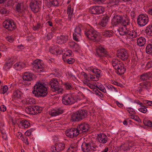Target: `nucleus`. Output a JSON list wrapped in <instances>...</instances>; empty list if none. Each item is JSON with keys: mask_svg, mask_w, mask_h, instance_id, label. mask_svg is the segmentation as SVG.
<instances>
[{"mask_svg": "<svg viewBox=\"0 0 152 152\" xmlns=\"http://www.w3.org/2000/svg\"><path fill=\"white\" fill-rule=\"evenodd\" d=\"M65 148V144L62 143H56L51 148L52 152H59L63 150Z\"/></svg>", "mask_w": 152, "mask_h": 152, "instance_id": "obj_12", "label": "nucleus"}, {"mask_svg": "<svg viewBox=\"0 0 152 152\" xmlns=\"http://www.w3.org/2000/svg\"><path fill=\"white\" fill-rule=\"evenodd\" d=\"M97 88H98L100 90L102 91L104 93H106V91L104 87L102 85H98L96 86Z\"/></svg>", "mask_w": 152, "mask_h": 152, "instance_id": "obj_47", "label": "nucleus"}, {"mask_svg": "<svg viewBox=\"0 0 152 152\" xmlns=\"http://www.w3.org/2000/svg\"><path fill=\"white\" fill-rule=\"evenodd\" d=\"M118 31L121 35L124 36L125 35L126 31L124 30V28H119L118 29Z\"/></svg>", "mask_w": 152, "mask_h": 152, "instance_id": "obj_43", "label": "nucleus"}, {"mask_svg": "<svg viewBox=\"0 0 152 152\" xmlns=\"http://www.w3.org/2000/svg\"><path fill=\"white\" fill-rule=\"evenodd\" d=\"M0 110L1 111L4 112L6 110V107L5 106L2 105L0 107Z\"/></svg>", "mask_w": 152, "mask_h": 152, "instance_id": "obj_61", "label": "nucleus"}, {"mask_svg": "<svg viewBox=\"0 0 152 152\" xmlns=\"http://www.w3.org/2000/svg\"><path fill=\"white\" fill-rule=\"evenodd\" d=\"M121 63L118 59L116 58L113 59L112 61L113 66L115 69H116V68L119 66V65L121 64Z\"/></svg>", "mask_w": 152, "mask_h": 152, "instance_id": "obj_32", "label": "nucleus"}, {"mask_svg": "<svg viewBox=\"0 0 152 152\" xmlns=\"http://www.w3.org/2000/svg\"><path fill=\"white\" fill-rule=\"evenodd\" d=\"M131 34H132V31H126L125 35L127 36H129L130 38H131L132 35Z\"/></svg>", "mask_w": 152, "mask_h": 152, "instance_id": "obj_60", "label": "nucleus"}, {"mask_svg": "<svg viewBox=\"0 0 152 152\" xmlns=\"http://www.w3.org/2000/svg\"><path fill=\"white\" fill-rule=\"evenodd\" d=\"M34 96L37 98L44 97L48 94L47 88L40 82H37L34 86L32 91Z\"/></svg>", "mask_w": 152, "mask_h": 152, "instance_id": "obj_1", "label": "nucleus"}, {"mask_svg": "<svg viewBox=\"0 0 152 152\" xmlns=\"http://www.w3.org/2000/svg\"><path fill=\"white\" fill-rule=\"evenodd\" d=\"M3 26L5 28L10 31L13 30L16 27V25L14 22L9 20L4 22Z\"/></svg>", "mask_w": 152, "mask_h": 152, "instance_id": "obj_14", "label": "nucleus"}, {"mask_svg": "<svg viewBox=\"0 0 152 152\" xmlns=\"http://www.w3.org/2000/svg\"><path fill=\"white\" fill-rule=\"evenodd\" d=\"M26 111L30 114L35 115L41 113L42 108L37 105L30 106L26 108Z\"/></svg>", "mask_w": 152, "mask_h": 152, "instance_id": "obj_5", "label": "nucleus"}, {"mask_svg": "<svg viewBox=\"0 0 152 152\" xmlns=\"http://www.w3.org/2000/svg\"><path fill=\"white\" fill-rule=\"evenodd\" d=\"M98 140L100 143L105 144L107 140V137L105 134L104 133H100L98 134L97 136Z\"/></svg>", "mask_w": 152, "mask_h": 152, "instance_id": "obj_18", "label": "nucleus"}, {"mask_svg": "<svg viewBox=\"0 0 152 152\" xmlns=\"http://www.w3.org/2000/svg\"><path fill=\"white\" fill-rule=\"evenodd\" d=\"M91 143H86L83 142L81 145L82 150L84 152H88L90 151L91 148Z\"/></svg>", "mask_w": 152, "mask_h": 152, "instance_id": "obj_23", "label": "nucleus"}, {"mask_svg": "<svg viewBox=\"0 0 152 152\" xmlns=\"http://www.w3.org/2000/svg\"><path fill=\"white\" fill-rule=\"evenodd\" d=\"M127 110L131 115V116H134L135 112L134 110L131 107H128L126 108Z\"/></svg>", "mask_w": 152, "mask_h": 152, "instance_id": "obj_42", "label": "nucleus"}, {"mask_svg": "<svg viewBox=\"0 0 152 152\" xmlns=\"http://www.w3.org/2000/svg\"><path fill=\"white\" fill-rule=\"evenodd\" d=\"M81 25H78L76 27L75 29V33L80 36V33L81 31Z\"/></svg>", "mask_w": 152, "mask_h": 152, "instance_id": "obj_40", "label": "nucleus"}, {"mask_svg": "<svg viewBox=\"0 0 152 152\" xmlns=\"http://www.w3.org/2000/svg\"><path fill=\"white\" fill-rule=\"evenodd\" d=\"M143 123L145 125L152 127V122L150 121L145 120Z\"/></svg>", "mask_w": 152, "mask_h": 152, "instance_id": "obj_41", "label": "nucleus"}, {"mask_svg": "<svg viewBox=\"0 0 152 152\" xmlns=\"http://www.w3.org/2000/svg\"><path fill=\"white\" fill-rule=\"evenodd\" d=\"M150 74V72L144 73L140 75V78L142 81L146 80L149 79Z\"/></svg>", "mask_w": 152, "mask_h": 152, "instance_id": "obj_33", "label": "nucleus"}, {"mask_svg": "<svg viewBox=\"0 0 152 152\" xmlns=\"http://www.w3.org/2000/svg\"><path fill=\"white\" fill-rule=\"evenodd\" d=\"M39 5V3L37 0H32L29 6L33 12L37 13L40 10V7Z\"/></svg>", "mask_w": 152, "mask_h": 152, "instance_id": "obj_11", "label": "nucleus"}, {"mask_svg": "<svg viewBox=\"0 0 152 152\" xmlns=\"http://www.w3.org/2000/svg\"><path fill=\"white\" fill-rule=\"evenodd\" d=\"M65 133L66 136L70 138L76 137L79 134L77 129L75 128L69 129L66 131Z\"/></svg>", "mask_w": 152, "mask_h": 152, "instance_id": "obj_15", "label": "nucleus"}, {"mask_svg": "<svg viewBox=\"0 0 152 152\" xmlns=\"http://www.w3.org/2000/svg\"><path fill=\"white\" fill-rule=\"evenodd\" d=\"M146 33L148 35L152 36V25L150 24L147 27L145 30Z\"/></svg>", "mask_w": 152, "mask_h": 152, "instance_id": "obj_35", "label": "nucleus"}, {"mask_svg": "<svg viewBox=\"0 0 152 152\" xmlns=\"http://www.w3.org/2000/svg\"><path fill=\"white\" fill-rule=\"evenodd\" d=\"M13 98L18 99L20 97V92L18 90L14 91L13 93Z\"/></svg>", "mask_w": 152, "mask_h": 152, "instance_id": "obj_39", "label": "nucleus"}, {"mask_svg": "<svg viewBox=\"0 0 152 152\" xmlns=\"http://www.w3.org/2000/svg\"><path fill=\"white\" fill-rule=\"evenodd\" d=\"M66 88L68 90L71 89L72 87V86L71 85H70L68 83H66L64 84Z\"/></svg>", "mask_w": 152, "mask_h": 152, "instance_id": "obj_49", "label": "nucleus"}, {"mask_svg": "<svg viewBox=\"0 0 152 152\" xmlns=\"http://www.w3.org/2000/svg\"><path fill=\"white\" fill-rule=\"evenodd\" d=\"M49 51L52 54H60L61 52L59 47L57 46H54L52 48H50Z\"/></svg>", "mask_w": 152, "mask_h": 152, "instance_id": "obj_26", "label": "nucleus"}, {"mask_svg": "<svg viewBox=\"0 0 152 152\" xmlns=\"http://www.w3.org/2000/svg\"><path fill=\"white\" fill-rule=\"evenodd\" d=\"M52 31L48 33L46 35L45 37V39L46 41H48L52 39L53 37L54 33V29H53V30H52Z\"/></svg>", "mask_w": 152, "mask_h": 152, "instance_id": "obj_36", "label": "nucleus"}, {"mask_svg": "<svg viewBox=\"0 0 152 152\" xmlns=\"http://www.w3.org/2000/svg\"><path fill=\"white\" fill-rule=\"evenodd\" d=\"M49 85L52 91L58 94L62 93L64 90L59 85V83L56 78L52 79L49 82Z\"/></svg>", "mask_w": 152, "mask_h": 152, "instance_id": "obj_4", "label": "nucleus"}, {"mask_svg": "<svg viewBox=\"0 0 152 152\" xmlns=\"http://www.w3.org/2000/svg\"><path fill=\"white\" fill-rule=\"evenodd\" d=\"M149 18L146 14H141L137 18V23L141 27L145 26L148 23Z\"/></svg>", "mask_w": 152, "mask_h": 152, "instance_id": "obj_8", "label": "nucleus"}, {"mask_svg": "<svg viewBox=\"0 0 152 152\" xmlns=\"http://www.w3.org/2000/svg\"><path fill=\"white\" fill-rule=\"evenodd\" d=\"M72 52L70 50H68L64 53V56H68L72 55Z\"/></svg>", "mask_w": 152, "mask_h": 152, "instance_id": "obj_53", "label": "nucleus"}, {"mask_svg": "<svg viewBox=\"0 0 152 152\" xmlns=\"http://www.w3.org/2000/svg\"><path fill=\"white\" fill-rule=\"evenodd\" d=\"M89 128L88 124L84 123L79 124L76 129L79 134L87 132L89 129Z\"/></svg>", "mask_w": 152, "mask_h": 152, "instance_id": "obj_13", "label": "nucleus"}, {"mask_svg": "<svg viewBox=\"0 0 152 152\" xmlns=\"http://www.w3.org/2000/svg\"><path fill=\"white\" fill-rule=\"evenodd\" d=\"M112 83L114 85L117 86H120L121 87H123V85L121 83H119L115 81H113Z\"/></svg>", "mask_w": 152, "mask_h": 152, "instance_id": "obj_57", "label": "nucleus"}, {"mask_svg": "<svg viewBox=\"0 0 152 152\" xmlns=\"http://www.w3.org/2000/svg\"><path fill=\"white\" fill-rule=\"evenodd\" d=\"M73 10H70L69 11H67V13L68 14L69 19V20H71L72 17V14Z\"/></svg>", "mask_w": 152, "mask_h": 152, "instance_id": "obj_51", "label": "nucleus"}, {"mask_svg": "<svg viewBox=\"0 0 152 152\" xmlns=\"http://www.w3.org/2000/svg\"><path fill=\"white\" fill-rule=\"evenodd\" d=\"M3 94H4L6 93L8 90V86H4L3 88Z\"/></svg>", "mask_w": 152, "mask_h": 152, "instance_id": "obj_64", "label": "nucleus"}, {"mask_svg": "<svg viewBox=\"0 0 152 152\" xmlns=\"http://www.w3.org/2000/svg\"><path fill=\"white\" fill-rule=\"evenodd\" d=\"M1 12L3 14H7L8 13V10L5 8H2L0 10ZM9 12V11L8 12Z\"/></svg>", "mask_w": 152, "mask_h": 152, "instance_id": "obj_54", "label": "nucleus"}, {"mask_svg": "<svg viewBox=\"0 0 152 152\" xmlns=\"http://www.w3.org/2000/svg\"><path fill=\"white\" fill-rule=\"evenodd\" d=\"M146 52L148 54L152 53V45L148 44L146 48Z\"/></svg>", "mask_w": 152, "mask_h": 152, "instance_id": "obj_38", "label": "nucleus"}, {"mask_svg": "<svg viewBox=\"0 0 152 152\" xmlns=\"http://www.w3.org/2000/svg\"><path fill=\"white\" fill-rule=\"evenodd\" d=\"M75 61V59L74 58H69L68 59L67 63L69 64H72Z\"/></svg>", "mask_w": 152, "mask_h": 152, "instance_id": "obj_58", "label": "nucleus"}, {"mask_svg": "<svg viewBox=\"0 0 152 152\" xmlns=\"http://www.w3.org/2000/svg\"><path fill=\"white\" fill-rule=\"evenodd\" d=\"M76 43L74 41L69 42V44L70 47L73 48Z\"/></svg>", "mask_w": 152, "mask_h": 152, "instance_id": "obj_63", "label": "nucleus"}, {"mask_svg": "<svg viewBox=\"0 0 152 152\" xmlns=\"http://www.w3.org/2000/svg\"><path fill=\"white\" fill-rule=\"evenodd\" d=\"M92 72L95 74L96 79H98L99 77L100 76L101 71L99 69H92Z\"/></svg>", "mask_w": 152, "mask_h": 152, "instance_id": "obj_37", "label": "nucleus"}, {"mask_svg": "<svg viewBox=\"0 0 152 152\" xmlns=\"http://www.w3.org/2000/svg\"><path fill=\"white\" fill-rule=\"evenodd\" d=\"M25 134L26 135L25 136H27V137L30 135L31 134V130H27L25 132Z\"/></svg>", "mask_w": 152, "mask_h": 152, "instance_id": "obj_62", "label": "nucleus"}, {"mask_svg": "<svg viewBox=\"0 0 152 152\" xmlns=\"http://www.w3.org/2000/svg\"><path fill=\"white\" fill-rule=\"evenodd\" d=\"M21 4L18 3L17 4L16 7V10L19 13H21Z\"/></svg>", "mask_w": 152, "mask_h": 152, "instance_id": "obj_45", "label": "nucleus"}, {"mask_svg": "<svg viewBox=\"0 0 152 152\" xmlns=\"http://www.w3.org/2000/svg\"><path fill=\"white\" fill-rule=\"evenodd\" d=\"M109 17L107 15L104 16L102 20L99 23V25H100L102 27L105 26L108 22L109 20Z\"/></svg>", "mask_w": 152, "mask_h": 152, "instance_id": "obj_25", "label": "nucleus"}, {"mask_svg": "<svg viewBox=\"0 0 152 152\" xmlns=\"http://www.w3.org/2000/svg\"><path fill=\"white\" fill-rule=\"evenodd\" d=\"M17 137L19 139H20L22 140H23L24 137H22V134L20 132H18L17 134Z\"/></svg>", "mask_w": 152, "mask_h": 152, "instance_id": "obj_55", "label": "nucleus"}, {"mask_svg": "<svg viewBox=\"0 0 152 152\" xmlns=\"http://www.w3.org/2000/svg\"><path fill=\"white\" fill-rule=\"evenodd\" d=\"M95 55L97 57L102 58L108 55V53L106 49L102 46H100L96 49Z\"/></svg>", "mask_w": 152, "mask_h": 152, "instance_id": "obj_7", "label": "nucleus"}, {"mask_svg": "<svg viewBox=\"0 0 152 152\" xmlns=\"http://www.w3.org/2000/svg\"><path fill=\"white\" fill-rule=\"evenodd\" d=\"M117 56L122 60L125 61L128 59L129 54L127 51L124 49H122L118 51Z\"/></svg>", "mask_w": 152, "mask_h": 152, "instance_id": "obj_10", "label": "nucleus"}, {"mask_svg": "<svg viewBox=\"0 0 152 152\" xmlns=\"http://www.w3.org/2000/svg\"><path fill=\"white\" fill-rule=\"evenodd\" d=\"M70 98V94L64 95L62 97L63 103L65 105L72 104Z\"/></svg>", "mask_w": 152, "mask_h": 152, "instance_id": "obj_22", "label": "nucleus"}, {"mask_svg": "<svg viewBox=\"0 0 152 152\" xmlns=\"http://www.w3.org/2000/svg\"><path fill=\"white\" fill-rule=\"evenodd\" d=\"M152 83L150 81H145L140 83V86L142 87V88L146 90L149 89L151 86Z\"/></svg>", "mask_w": 152, "mask_h": 152, "instance_id": "obj_27", "label": "nucleus"}, {"mask_svg": "<svg viewBox=\"0 0 152 152\" xmlns=\"http://www.w3.org/2000/svg\"><path fill=\"white\" fill-rule=\"evenodd\" d=\"M146 39L145 38L143 37H139L137 41V45L140 46L142 47L143 46L146 42Z\"/></svg>", "mask_w": 152, "mask_h": 152, "instance_id": "obj_29", "label": "nucleus"}, {"mask_svg": "<svg viewBox=\"0 0 152 152\" xmlns=\"http://www.w3.org/2000/svg\"><path fill=\"white\" fill-rule=\"evenodd\" d=\"M85 34L88 38L92 40L94 42L98 40V32L93 29L85 31Z\"/></svg>", "mask_w": 152, "mask_h": 152, "instance_id": "obj_6", "label": "nucleus"}, {"mask_svg": "<svg viewBox=\"0 0 152 152\" xmlns=\"http://www.w3.org/2000/svg\"><path fill=\"white\" fill-rule=\"evenodd\" d=\"M104 11V8L101 6H92L89 8L90 13L94 15L101 14Z\"/></svg>", "mask_w": 152, "mask_h": 152, "instance_id": "obj_9", "label": "nucleus"}, {"mask_svg": "<svg viewBox=\"0 0 152 152\" xmlns=\"http://www.w3.org/2000/svg\"><path fill=\"white\" fill-rule=\"evenodd\" d=\"M23 140L24 141V142L26 144L28 145L29 144L28 141V138L27 136H25V137H24V139H23Z\"/></svg>", "mask_w": 152, "mask_h": 152, "instance_id": "obj_59", "label": "nucleus"}, {"mask_svg": "<svg viewBox=\"0 0 152 152\" xmlns=\"http://www.w3.org/2000/svg\"><path fill=\"white\" fill-rule=\"evenodd\" d=\"M68 36L66 35H61L58 37L57 42L59 44H62L66 43L68 40Z\"/></svg>", "mask_w": 152, "mask_h": 152, "instance_id": "obj_20", "label": "nucleus"}, {"mask_svg": "<svg viewBox=\"0 0 152 152\" xmlns=\"http://www.w3.org/2000/svg\"><path fill=\"white\" fill-rule=\"evenodd\" d=\"M141 106L142 107H141L140 108H139L138 109V110L143 113H146L147 110L146 109V107L144 106L143 104H142V106Z\"/></svg>", "mask_w": 152, "mask_h": 152, "instance_id": "obj_44", "label": "nucleus"}, {"mask_svg": "<svg viewBox=\"0 0 152 152\" xmlns=\"http://www.w3.org/2000/svg\"><path fill=\"white\" fill-rule=\"evenodd\" d=\"M116 73L119 75H121L124 74L126 71V68L123 63H121L120 65H119V66L115 69Z\"/></svg>", "mask_w": 152, "mask_h": 152, "instance_id": "obj_19", "label": "nucleus"}, {"mask_svg": "<svg viewBox=\"0 0 152 152\" xmlns=\"http://www.w3.org/2000/svg\"><path fill=\"white\" fill-rule=\"evenodd\" d=\"M18 124L19 127L22 129L28 128L30 126V123L25 119L19 121Z\"/></svg>", "mask_w": 152, "mask_h": 152, "instance_id": "obj_17", "label": "nucleus"}, {"mask_svg": "<svg viewBox=\"0 0 152 152\" xmlns=\"http://www.w3.org/2000/svg\"><path fill=\"white\" fill-rule=\"evenodd\" d=\"M34 76L32 73L26 72L22 77L24 80L30 81L33 79Z\"/></svg>", "mask_w": 152, "mask_h": 152, "instance_id": "obj_21", "label": "nucleus"}, {"mask_svg": "<svg viewBox=\"0 0 152 152\" xmlns=\"http://www.w3.org/2000/svg\"><path fill=\"white\" fill-rule=\"evenodd\" d=\"M146 66L148 69H149L152 67V61H148L146 65Z\"/></svg>", "mask_w": 152, "mask_h": 152, "instance_id": "obj_56", "label": "nucleus"}, {"mask_svg": "<svg viewBox=\"0 0 152 152\" xmlns=\"http://www.w3.org/2000/svg\"><path fill=\"white\" fill-rule=\"evenodd\" d=\"M132 38H135L137 37V34L136 32H135L134 31H132V34H131Z\"/></svg>", "mask_w": 152, "mask_h": 152, "instance_id": "obj_52", "label": "nucleus"}, {"mask_svg": "<svg viewBox=\"0 0 152 152\" xmlns=\"http://www.w3.org/2000/svg\"><path fill=\"white\" fill-rule=\"evenodd\" d=\"M113 31L110 30H105L102 32V35L105 37H110L112 36Z\"/></svg>", "mask_w": 152, "mask_h": 152, "instance_id": "obj_31", "label": "nucleus"}, {"mask_svg": "<svg viewBox=\"0 0 152 152\" xmlns=\"http://www.w3.org/2000/svg\"><path fill=\"white\" fill-rule=\"evenodd\" d=\"M93 91L95 92V94L96 95H98L99 96L101 97H103V95L102 94L101 92H100L97 88H94V90H93Z\"/></svg>", "mask_w": 152, "mask_h": 152, "instance_id": "obj_46", "label": "nucleus"}, {"mask_svg": "<svg viewBox=\"0 0 152 152\" xmlns=\"http://www.w3.org/2000/svg\"><path fill=\"white\" fill-rule=\"evenodd\" d=\"M112 21L113 24L115 26L118 25H121L126 27L130 23L129 19L124 18L123 16L117 14L114 15Z\"/></svg>", "mask_w": 152, "mask_h": 152, "instance_id": "obj_2", "label": "nucleus"}, {"mask_svg": "<svg viewBox=\"0 0 152 152\" xmlns=\"http://www.w3.org/2000/svg\"><path fill=\"white\" fill-rule=\"evenodd\" d=\"M87 111L86 110H79L71 115V120L73 122L79 121L87 117Z\"/></svg>", "mask_w": 152, "mask_h": 152, "instance_id": "obj_3", "label": "nucleus"}, {"mask_svg": "<svg viewBox=\"0 0 152 152\" xmlns=\"http://www.w3.org/2000/svg\"><path fill=\"white\" fill-rule=\"evenodd\" d=\"M70 97L72 104L77 102L78 100H80V96L77 95H72L70 94Z\"/></svg>", "mask_w": 152, "mask_h": 152, "instance_id": "obj_30", "label": "nucleus"}, {"mask_svg": "<svg viewBox=\"0 0 152 152\" xmlns=\"http://www.w3.org/2000/svg\"><path fill=\"white\" fill-rule=\"evenodd\" d=\"M33 68L40 69V71H42L44 67V65L41 63V60L37 59L34 60L32 63Z\"/></svg>", "mask_w": 152, "mask_h": 152, "instance_id": "obj_16", "label": "nucleus"}, {"mask_svg": "<svg viewBox=\"0 0 152 152\" xmlns=\"http://www.w3.org/2000/svg\"><path fill=\"white\" fill-rule=\"evenodd\" d=\"M129 145L127 143L124 142L121 143V145L118 147V149L120 150L124 151H127L128 150H130V148L129 147Z\"/></svg>", "mask_w": 152, "mask_h": 152, "instance_id": "obj_28", "label": "nucleus"}, {"mask_svg": "<svg viewBox=\"0 0 152 152\" xmlns=\"http://www.w3.org/2000/svg\"><path fill=\"white\" fill-rule=\"evenodd\" d=\"M51 4L54 6H58L59 4L58 1L57 0H53L50 1Z\"/></svg>", "mask_w": 152, "mask_h": 152, "instance_id": "obj_48", "label": "nucleus"}, {"mask_svg": "<svg viewBox=\"0 0 152 152\" xmlns=\"http://www.w3.org/2000/svg\"><path fill=\"white\" fill-rule=\"evenodd\" d=\"M63 111L62 110L58 109H53L49 112V114L52 116H56L62 114Z\"/></svg>", "mask_w": 152, "mask_h": 152, "instance_id": "obj_24", "label": "nucleus"}, {"mask_svg": "<svg viewBox=\"0 0 152 152\" xmlns=\"http://www.w3.org/2000/svg\"><path fill=\"white\" fill-rule=\"evenodd\" d=\"M13 64V62L12 60L10 58L6 64L4 65V67L5 69L7 70L9 69L11 67L12 64Z\"/></svg>", "mask_w": 152, "mask_h": 152, "instance_id": "obj_34", "label": "nucleus"}, {"mask_svg": "<svg viewBox=\"0 0 152 152\" xmlns=\"http://www.w3.org/2000/svg\"><path fill=\"white\" fill-rule=\"evenodd\" d=\"M119 1V0H110V3L114 5L118 4Z\"/></svg>", "mask_w": 152, "mask_h": 152, "instance_id": "obj_50", "label": "nucleus"}]
</instances>
